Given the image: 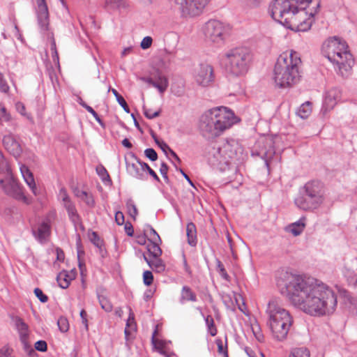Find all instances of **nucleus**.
<instances>
[{
  "mask_svg": "<svg viewBox=\"0 0 357 357\" xmlns=\"http://www.w3.org/2000/svg\"><path fill=\"white\" fill-rule=\"evenodd\" d=\"M155 84L154 87L162 94L169 86L168 78L162 74V73L157 69L154 73Z\"/></svg>",
  "mask_w": 357,
  "mask_h": 357,
  "instance_id": "aec40b11",
  "label": "nucleus"
},
{
  "mask_svg": "<svg viewBox=\"0 0 357 357\" xmlns=\"http://www.w3.org/2000/svg\"><path fill=\"white\" fill-rule=\"evenodd\" d=\"M129 5L126 0H105L104 8L109 13L121 11L128 8Z\"/></svg>",
  "mask_w": 357,
  "mask_h": 357,
  "instance_id": "6ab92c4d",
  "label": "nucleus"
},
{
  "mask_svg": "<svg viewBox=\"0 0 357 357\" xmlns=\"http://www.w3.org/2000/svg\"><path fill=\"white\" fill-rule=\"evenodd\" d=\"M0 118L3 119L5 122H9L12 119L10 114L8 112L3 103H0Z\"/></svg>",
  "mask_w": 357,
  "mask_h": 357,
  "instance_id": "a19ab883",
  "label": "nucleus"
},
{
  "mask_svg": "<svg viewBox=\"0 0 357 357\" xmlns=\"http://www.w3.org/2000/svg\"><path fill=\"white\" fill-rule=\"evenodd\" d=\"M208 158L210 164L218 166L222 164L228 165L230 160H239L243 154V148L235 139H227L216 147Z\"/></svg>",
  "mask_w": 357,
  "mask_h": 357,
  "instance_id": "1a4fd4ad",
  "label": "nucleus"
},
{
  "mask_svg": "<svg viewBox=\"0 0 357 357\" xmlns=\"http://www.w3.org/2000/svg\"><path fill=\"white\" fill-rule=\"evenodd\" d=\"M252 59L250 50L238 47L228 50L225 54V63L228 73L236 77L245 75Z\"/></svg>",
  "mask_w": 357,
  "mask_h": 357,
  "instance_id": "6e6552de",
  "label": "nucleus"
},
{
  "mask_svg": "<svg viewBox=\"0 0 357 357\" xmlns=\"http://www.w3.org/2000/svg\"><path fill=\"white\" fill-rule=\"evenodd\" d=\"M231 28L229 25L216 20H211L202 27L206 40L222 45L230 34Z\"/></svg>",
  "mask_w": 357,
  "mask_h": 357,
  "instance_id": "9d476101",
  "label": "nucleus"
},
{
  "mask_svg": "<svg viewBox=\"0 0 357 357\" xmlns=\"http://www.w3.org/2000/svg\"><path fill=\"white\" fill-rule=\"evenodd\" d=\"M151 342L153 347V349L161 354L165 356H168V353L167 351V347L168 343L163 340L160 338V336H151Z\"/></svg>",
  "mask_w": 357,
  "mask_h": 357,
  "instance_id": "b1692460",
  "label": "nucleus"
},
{
  "mask_svg": "<svg viewBox=\"0 0 357 357\" xmlns=\"http://www.w3.org/2000/svg\"><path fill=\"white\" fill-rule=\"evenodd\" d=\"M75 278V272L71 271L70 273H68L67 271H62L57 275L56 280L61 288L66 289L69 287L70 281Z\"/></svg>",
  "mask_w": 357,
  "mask_h": 357,
  "instance_id": "4be33fe9",
  "label": "nucleus"
},
{
  "mask_svg": "<svg viewBox=\"0 0 357 357\" xmlns=\"http://www.w3.org/2000/svg\"><path fill=\"white\" fill-rule=\"evenodd\" d=\"M115 221L117 225H122L124 223V215L122 212L117 211L115 213Z\"/></svg>",
  "mask_w": 357,
  "mask_h": 357,
  "instance_id": "680f3d73",
  "label": "nucleus"
},
{
  "mask_svg": "<svg viewBox=\"0 0 357 357\" xmlns=\"http://www.w3.org/2000/svg\"><path fill=\"white\" fill-rule=\"evenodd\" d=\"M129 311L128 318L127 319L126 328H125L124 333L125 335H130V332L128 330H133L135 328V314L132 312L130 307H128Z\"/></svg>",
  "mask_w": 357,
  "mask_h": 357,
  "instance_id": "2f4dec72",
  "label": "nucleus"
},
{
  "mask_svg": "<svg viewBox=\"0 0 357 357\" xmlns=\"http://www.w3.org/2000/svg\"><path fill=\"white\" fill-rule=\"evenodd\" d=\"M96 172L104 183H105V184H111L112 183V180L110 178V176L104 166H102V165L97 166Z\"/></svg>",
  "mask_w": 357,
  "mask_h": 357,
  "instance_id": "7c9ffc66",
  "label": "nucleus"
},
{
  "mask_svg": "<svg viewBox=\"0 0 357 357\" xmlns=\"http://www.w3.org/2000/svg\"><path fill=\"white\" fill-rule=\"evenodd\" d=\"M67 213L70 220L73 222L75 227L78 225L82 224L81 217L78 214L76 207H74L72 209L67 211Z\"/></svg>",
  "mask_w": 357,
  "mask_h": 357,
  "instance_id": "473e14b6",
  "label": "nucleus"
},
{
  "mask_svg": "<svg viewBox=\"0 0 357 357\" xmlns=\"http://www.w3.org/2000/svg\"><path fill=\"white\" fill-rule=\"evenodd\" d=\"M250 329L253 335H258L261 331L260 326L256 321H254L253 323H251Z\"/></svg>",
  "mask_w": 357,
  "mask_h": 357,
  "instance_id": "0e129e2a",
  "label": "nucleus"
},
{
  "mask_svg": "<svg viewBox=\"0 0 357 357\" xmlns=\"http://www.w3.org/2000/svg\"><path fill=\"white\" fill-rule=\"evenodd\" d=\"M3 145L4 148L13 155L15 158L20 156L22 149L20 143L17 141L15 136L12 134H8L3 137Z\"/></svg>",
  "mask_w": 357,
  "mask_h": 357,
  "instance_id": "f3484780",
  "label": "nucleus"
},
{
  "mask_svg": "<svg viewBox=\"0 0 357 357\" xmlns=\"http://www.w3.org/2000/svg\"><path fill=\"white\" fill-rule=\"evenodd\" d=\"M267 143H268L270 149L268 151H261L260 154L261 155V158H263L265 160V162L268 165V161L272 158L273 154L275 153V151L273 148L271 146V142L268 141L267 142Z\"/></svg>",
  "mask_w": 357,
  "mask_h": 357,
  "instance_id": "ea45409f",
  "label": "nucleus"
},
{
  "mask_svg": "<svg viewBox=\"0 0 357 357\" xmlns=\"http://www.w3.org/2000/svg\"><path fill=\"white\" fill-rule=\"evenodd\" d=\"M57 325L61 333H66L69 328V324L67 319L64 317H60L58 319Z\"/></svg>",
  "mask_w": 357,
  "mask_h": 357,
  "instance_id": "58836bf2",
  "label": "nucleus"
},
{
  "mask_svg": "<svg viewBox=\"0 0 357 357\" xmlns=\"http://www.w3.org/2000/svg\"><path fill=\"white\" fill-rule=\"evenodd\" d=\"M266 314L268 326L276 335H287L292 333L293 319L276 298L270 300L267 304Z\"/></svg>",
  "mask_w": 357,
  "mask_h": 357,
  "instance_id": "423d86ee",
  "label": "nucleus"
},
{
  "mask_svg": "<svg viewBox=\"0 0 357 357\" xmlns=\"http://www.w3.org/2000/svg\"><path fill=\"white\" fill-rule=\"evenodd\" d=\"M305 217H301L298 221L288 225L286 229L294 236H297L304 231L305 227Z\"/></svg>",
  "mask_w": 357,
  "mask_h": 357,
  "instance_id": "5701e85b",
  "label": "nucleus"
},
{
  "mask_svg": "<svg viewBox=\"0 0 357 357\" xmlns=\"http://www.w3.org/2000/svg\"><path fill=\"white\" fill-rule=\"evenodd\" d=\"M144 155L151 161H155L158 159L156 151L152 148H148L144 151Z\"/></svg>",
  "mask_w": 357,
  "mask_h": 357,
  "instance_id": "3c124183",
  "label": "nucleus"
},
{
  "mask_svg": "<svg viewBox=\"0 0 357 357\" xmlns=\"http://www.w3.org/2000/svg\"><path fill=\"white\" fill-rule=\"evenodd\" d=\"M322 52L334 65L338 74L342 77L349 75L354 60L344 40L335 36L328 39L323 45Z\"/></svg>",
  "mask_w": 357,
  "mask_h": 357,
  "instance_id": "39448f33",
  "label": "nucleus"
},
{
  "mask_svg": "<svg viewBox=\"0 0 357 357\" xmlns=\"http://www.w3.org/2000/svg\"><path fill=\"white\" fill-rule=\"evenodd\" d=\"M51 220L46 217L38 225L36 229H33L32 233L35 238L41 243L46 241L51 234Z\"/></svg>",
  "mask_w": 357,
  "mask_h": 357,
  "instance_id": "dca6fc26",
  "label": "nucleus"
},
{
  "mask_svg": "<svg viewBox=\"0 0 357 357\" xmlns=\"http://www.w3.org/2000/svg\"><path fill=\"white\" fill-rule=\"evenodd\" d=\"M156 144L165 153H167V151H169L171 149L168 144L162 140H160L159 142L156 141Z\"/></svg>",
  "mask_w": 357,
  "mask_h": 357,
  "instance_id": "e2e57ef3",
  "label": "nucleus"
},
{
  "mask_svg": "<svg viewBox=\"0 0 357 357\" xmlns=\"http://www.w3.org/2000/svg\"><path fill=\"white\" fill-rule=\"evenodd\" d=\"M186 235L188 243L192 247L196 246L197 243V229L195 225L190 222L186 225Z\"/></svg>",
  "mask_w": 357,
  "mask_h": 357,
  "instance_id": "393cba45",
  "label": "nucleus"
},
{
  "mask_svg": "<svg viewBox=\"0 0 357 357\" xmlns=\"http://www.w3.org/2000/svg\"><path fill=\"white\" fill-rule=\"evenodd\" d=\"M247 6L250 7H257L261 3V0H244Z\"/></svg>",
  "mask_w": 357,
  "mask_h": 357,
  "instance_id": "774afa93",
  "label": "nucleus"
},
{
  "mask_svg": "<svg viewBox=\"0 0 357 357\" xmlns=\"http://www.w3.org/2000/svg\"><path fill=\"white\" fill-rule=\"evenodd\" d=\"M312 0H274L270 7L271 17L284 26L297 31H307L312 24V17L317 13H310V17L303 21L298 20L296 13L306 14L304 11Z\"/></svg>",
  "mask_w": 357,
  "mask_h": 357,
  "instance_id": "f03ea898",
  "label": "nucleus"
},
{
  "mask_svg": "<svg viewBox=\"0 0 357 357\" xmlns=\"http://www.w3.org/2000/svg\"><path fill=\"white\" fill-rule=\"evenodd\" d=\"M194 78L195 82L200 86H211L215 80L213 68L208 63L199 64L195 70Z\"/></svg>",
  "mask_w": 357,
  "mask_h": 357,
  "instance_id": "9b49d317",
  "label": "nucleus"
},
{
  "mask_svg": "<svg viewBox=\"0 0 357 357\" xmlns=\"http://www.w3.org/2000/svg\"><path fill=\"white\" fill-rule=\"evenodd\" d=\"M8 170V165L6 160L2 152L0 151V172Z\"/></svg>",
  "mask_w": 357,
  "mask_h": 357,
  "instance_id": "5fc2aeb1",
  "label": "nucleus"
},
{
  "mask_svg": "<svg viewBox=\"0 0 357 357\" xmlns=\"http://www.w3.org/2000/svg\"><path fill=\"white\" fill-rule=\"evenodd\" d=\"M34 294L41 303H46L48 301L47 296L43 294L40 288H36L34 289Z\"/></svg>",
  "mask_w": 357,
  "mask_h": 357,
  "instance_id": "603ef678",
  "label": "nucleus"
},
{
  "mask_svg": "<svg viewBox=\"0 0 357 357\" xmlns=\"http://www.w3.org/2000/svg\"><path fill=\"white\" fill-rule=\"evenodd\" d=\"M206 325L207 326L208 332L209 335H216L217 328L215 326L214 320L211 315H208L205 318Z\"/></svg>",
  "mask_w": 357,
  "mask_h": 357,
  "instance_id": "4c0bfd02",
  "label": "nucleus"
},
{
  "mask_svg": "<svg viewBox=\"0 0 357 357\" xmlns=\"http://www.w3.org/2000/svg\"><path fill=\"white\" fill-rule=\"evenodd\" d=\"M59 197L62 201V203L70 199L65 188H61L59 190Z\"/></svg>",
  "mask_w": 357,
  "mask_h": 357,
  "instance_id": "13d9d810",
  "label": "nucleus"
},
{
  "mask_svg": "<svg viewBox=\"0 0 357 357\" xmlns=\"http://www.w3.org/2000/svg\"><path fill=\"white\" fill-rule=\"evenodd\" d=\"M112 91L113 94L114 95V96L116 97V101L118 102V103L123 107V109H124V111L126 112L129 113L130 108H129L126 101L123 98V97L121 96L118 93V91L114 89H112Z\"/></svg>",
  "mask_w": 357,
  "mask_h": 357,
  "instance_id": "e433bc0d",
  "label": "nucleus"
},
{
  "mask_svg": "<svg viewBox=\"0 0 357 357\" xmlns=\"http://www.w3.org/2000/svg\"><path fill=\"white\" fill-rule=\"evenodd\" d=\"M143 111L144 116L149 119H153L158 117L160 114V110L153 112L151 109H148L146 107H143Z\"/></svg>",
  "mask_w": 357,
  "mask_h": 357,
  "instance_id": "49530a36",
  "label": "nucleus"
},
{
  "mask_svg": "<svg viewBox=\"0 0 357 357\" xmlns=\"http://www.w3.org/2000/svg\"><path fill=\"white\" fill-rule=\"evenodd\" d=\"M278 285L282 287L281 293L294 307L311 316L330 315L337 308L335 292L313 278L286 273L282 280L278 281Z\"/></svg>",
  "mask_w": 357,
  "mask_h": 357,
  "instance_id": "f257e3e1",
  "label": "nucleus"
},
{
  "mask_svg": "<svg viewBox=\"0 0 357 357\" xmlns=\"http://www.w3.org/2000/svg\"><path fill=\"white\" fill-rule=\"evenodd\" d=\"M301 63L298 52L291 50L282 53L274 68L275 84L280 88H286L297 84L301 78Z\"/></svg>",
  "mask_w": 357,
  "mask_h": 357,
  "instance_id": "20e7f679",
  "label": "nucleus"
},
{
  "mask_svg": "<svg viewBox=\"0 0 357 357\" xmlns=\"http://www.w3.org/2000/svg\"><path fill=\"white\" fill-rule=\"evenodd\" d=\"M15 107H16V109L17 111L22 116H27V114L26 112V107H25V105L21 102H17L15 105Z\"/></svg>",
  "mask_w": 357,
  "mask_h": 357,
  "instance_id": "052dcab7",
  "label": "nucleus"
},
{
  "mask_svg": "<svg viewBox=\"0 0 357 357\" xmlns=\"http://www.w3.org/2000/svg\"><path fill=\"white\" fill-rule=\"evenodd\" d=\"M149 235H150V239H149V241L161 242L160 236L156 232V231L151 227H150Z\"/></svg>",
  "mask_w": 357,
  "mask_h": 357,
  "instance_id": "4d7b16f0",
  "label": "nucleus"
},
{
  "mask_svg": "<svg viewBox=\"0 0 357 357\" xmlns=\"http://www.w3.org/2000/svg\"><path fill=\"white\" fill-rule=\"evenodd\" d=\"M143 281L144 284L149 286L153 283V276L150 271H145L143 273Z\"/></svg>",
  "mask_w": 357,
  "mask_h": 357,
  "instance_id": "8fccbe9b",
  "label": "nucleus"
},
{
  "mask_svg": "<svg viewBox=\"0 0 357 357\" xmlns=\"http://www.w3.org/2000/svg\"><path fill=\"white\" fill-rule=\"evenodd\" d=\"M124 229H125V231H126V232L128 236H133L134 229H133V227H132V224L130 222H127L125 224Z\"/></svg>",
  "mask_w": 357,
  "mask_h": 357,
  "instance_id": "69168bd1",
  "label": "nucleus"
},
{
  "mask_svg": "<svg viewBox=\"0 0 357 357\" xmlns=\"http://www.w3.org/2000/svg\"><path fill=\"white\" fill-rule=\"evenodd\" d=\"M312 108L310 102L302 104L297 111V114L301 119H307L311 114Z\"/></svg>",
  "mask_w": 357,
  "mask_h": 357,
  "instance_id": "c756f323",
  "label": "nucleus"
},
{
  "mask_svg": "<svg viewBox=\"0 0 357 357\" xmlns=\"http://www.w3.org/2000/svg\"><path fill=\"white\" fill-rule=\"evenodd\" d=\"M182 257L184 270L189 275H190L192 274V271L190 269V267L188 264L185 254H183Z\"/></svg>",
  "mask_w": 357,
  "mask_h": 357,
  "instance_id": "338daca9",
  "label": "nucleus"
},
{
  "mask_svg": "<svg viewBox=\"0 0 357 357\" xmlns=\"http://www.w3.org/2000/svg\"><path fill=\"white\" fill-rule=\"evenodd\" d=\"M324 201V188L321 182L312 180L307 182L300 190V195L295 199V204L303 211L318 208Z\"/></svg>",
  "mask_w": 357,
  "mask_h": 357,
  "instance_id": "0eeeda50",
  "label": "nucleus"
},
{
  "mask_svg": "<svg viewBox=\"0 0 357 357\" xmlns=\"http://www.w3.org/2000/svg\"><path fill=\"white\" fill-rule=\"evenodd\" d=\"M160 241H150L146 244V249L150 255L153 257H159L162 255V250L160 247Z\"/></svg>",
  "mask_w": 357,
  "mask_h": 357,
  "instance_id": "bb28decb",
  "label": "nucleus"
},
{
  "mask_svg": "<svg viewBox=\"0 0 357 357\" xmlns=\"http://www.w3.org/2000/svg\"><path fill=\"white\" fill-rule=\"evenodd\" d=\"M340 98L338 92L336 89L330 90L326 96L325 102L329 105V102L332 100H337Z\"/></svg>",
  "mask_w": 357,
  "mask_h": 357,
  "instance_id": "37998d69",
  "label": "nucleus"
},
{
  "mask_svg": "<svg viewBox=\"0 0 357 357\" xmlns=\"http://www.w3.org/2000/svg\"><path fill=\"white\" fill-rule=\"evenodd\" d=\"M210 0H182L181 8L184 15L196 17L204 10Z\"/></svg>",
  "mask_w": 357,
  "mask_h": 357,
  "instance_id": "f8f14e48",
  "label": "nucleus"
},
{
  "mask_svg": "<svg viewBox=\"0 0 357 357\" xmlns=\"http://www.w3.org/2000/svg\"><path fill=\"white\" fill-rule=\"evenodd\" d=\"M197 297L195 292L188 286H183L179 298V303L181 305L187 302H196Z\"/></svg>",
  "mask_w": 357,
  "mask_h": 357,
  "instance_id": "412c9836",
  "label": "nucleus"
},
{
  "mask_svg": "<svg viewBox=\"0 0 357 357\" xmlns=\"http://www.w3.org/2000/svg\"><path fill=\"white\" fill-rule=\"evenodd\" d=\"M342 273L346 279L348 286L356 288L357 287V274L354 271L344 267Z\"/></svg>",
  "mask_w": 357,
  "mask_h": 357,
  "instance_id": "a878e982",
  "label": "nucleus"
},
{
  "mask_svg": "<svg viewBox=\"0 0 357 357\" xmlns=\"http://www.w3.org/2000/svg\"><path fill=\"white\" fill-rule=\"evenodd\" d=\"M238 121L231 109L226 107H217L206 111L200 116L199 128L205 138L213 139L220 136Z\"/></svg>",
  "mask_w": 357,
  "mask_h": 357,
  "instance_id": "7ed1b4c3",
  "label": "nucleus"
},
{
  "mask_svg": "<svg viewBox=\"0 0 357 357\" xmlns=\"http://www.w3.org/2000/svg\"><path fill=\"white\" fill-rule=\"evenodd\" d=\"M36 10L38 24L41 31H47L49 29V11L45 0H36Z\"/></svg>",
  "mask_w": 357,
  "mask_h": 357,
  "instance_id": "2eb2a0df",
  "label": "nucleus"
},
{
  "mask_svg": "<svg viewBox=\"0 0 357 357\" xmlns=\"http://www.w3.org/2000/svg\"><path fill=\"white\" fill-rule=\"evenodd\" d=\"M126 206L129 213V215L135 219V217L137 215V208L132 200H129L126 203Z\"/></svg>",
  "mask_w": 357,
  "mask_h": 357,
  "instance_id": "79ce46f5",
  "label": "nucleus"
},
{
  "mask_svg": "<svg viewBox=\"0 0 357 357\" xmlns=\"http://www.w3.org/2000/svg\"><path fill=\"white\" fill-rule=\"evenodd\" d=\"M90 241L96 247L100 248L102 245V241L99 237L98 234L96 231H93L89 236Z\"/></svg>",
  "mask_w": 357,
  "mask_h": 357,
  "instance_id": "c03bdc74",
  "label": "nucleus"
},
{
  "mask_svg": "<svg viewBox=\"0 0 357 357\" xmlns=\"http://www.w3.org/2000/svg\"><path fill=\"white\" fill-rule=\"evenodd\" d=\"M98 298L102 309H103L105 312H111L112 310V304L107 297L98 294Z\"/></svg>",
  "mask_w": 357,
  "mask_h": 357,
  "instance_id": "f704fd0d",
  "label": "nucleus"
},
{
  "mask_svg": "<svg viewBox=\"0 0 357 357\" xmlns=\"http://www.w3.org/2000/svg\"><path fill=\"white\" fill-rule=\"evenodd\" d=\"M216 264H217V271L219 272L220 275L224 279L229 280V276L227 274L222 263L219 259H217Z\"/></svg>",
  "mask_w": 357,
  "mask_h": 357,
  "instance_id": "a18cd8bd",
  "label": "nucleus"
},
{
  "mask_svg": "<svg viewBox=\"0 0 357 357\" xmlns=\"http://www.w3.org/2000/svg\"><path fill=\"white\" fill-rule=\"evenodd\" d=\"M152 42H153V39L151 37L146 36L142 39V40L140 43V47L143 50H146L151 47Z\"/></svg>",
  "mask_w": 357,
  "mask_h": 357,
  "instance_id": "864d4df0",
  "label": "nucleus"
},
{
  "mask_svg": "<svg viewBox=\"0 0 357 357\" xmlns=\"http://www.w3.org/2000/svg\"><path fill=\"white\" fill-rule=\"evenodd\" d=\"M152 261L149 263V267L157 273H162L165 270V264L160 257H153Z\"/></svg>",
  "mask_w": 357,
  "mask_h": 357,
  "instance_id": "c85d7f7f",
  "label": "nucleus"
},
{
  "mask_svg": "<svg viewBox=\"0 0 357 357\" xmlns=\"http://www.w3.org/2000/svg\"><path fill=\"white\" fill-rule=\"evenodd\" d=\"M10 87L2 73H0V91L4 93L9 92Z\"/></svg>",
  "mask_w": 357,
  "mask_h": 357,
  "instance_id": "de8ad7c7",
  "label": "nucleus"
},
{
  "mask_svg": "<svg viewBox=\"0 0 357 357\" xmlns=\"http://www.w3.org/2000/svg\"><path fill=\"white\" fill-rule=\"evenodd\" d=\"M310 351L307 348L301 347L294 349L289 357H310Z\"/></svg>",
  "mask_w": 357,
  "mask_h": 357,
  "instance_id": "c9c22d12",
  "label": "nucleus"
},
{
  "mask_svg": "<svg viewBox=\"0 0 357 357\" xmlns=\"http://www.w3.org/2000/svg\"><path fill=\"white\" fill-rule=\"evenodd\" d=\"M20 172L22 174V176L27 184V185L30 188L31 190L32 191L33 194L34 195H38V190L36 188V185L35 183V180L33 178V173L30 171L29 167L26 166L25 165H20Z\"/></svg>",
  "mask_w": 357,
  "mask_h": 357,
  "instance_id": "a211bd4d",
  "label": "nucleus"
},
{
  "mask_svg": "<svg viewBox=\"0 0 357 357\" xmlns=\"http://www.w3.org/2000/svg\"><path fill=\"white\" fill-rule=\"evenodd\" d=\"M126 166L127 172L132 177L144 180L145 174L143 173V169L140 167V160L131 153L128 156L125 157Z\"/></svg>",
  "mask_w": 357,
  "mask_h": 357,
  "instance_id": "4468645a",
  "label": "nucleus"
},
{
  "mask_svg": "<svg viewBox=\"0 0 357 357\" xmlns=\"http://www.w3.org/2000/svg\"><path fill=\"white\" fill-rule=\"evenodd\" d=\"M35 349L40 351H45L47 350V343L44 340H38L35 343Z\"/></svg>",
  "mask_w": 357,
  "mask_h": 357,
  "instance_id": "bf43d9fd",
  "label": "nucleus"
},
{
  "mask_svg": "<svg viewBox=\"0 0 357 357\" xmlns=\"http://www.w3.org/2000/svg\"><path fill=\"white\" fill-rule=\"evenodd\" d=\"M0 184L6 195L17 200L28 203V199L24 194L23 187L17 181L10 179L6 183H4L3 180L1 179Z\"/></svg>",
  "mask_w": 357,
  "mask_h": 357,
  "instance_id": "ddd939ff",
  "label": "nucleus"
},
{
  "mask_svg": "<svg viewBox=\"0 0 357 357\" xmlns=\"http://www.w3.org/2000/svg\"><path fill=\"white\" fill-rule=\"evenodd\" d=\"M82 199L89 207L93 208L95 206L96 203L93 197L88 192L86 193V195L84 197V199Z\"/></svg>",
  "mask_w": 357,
  "mask_h": 357,
  "instance_id": "6e6d98bb",
  "label": "nucleus"
},
{
  "mask_svg": "<svg viewBox=\"0 0 357 357\" xmlns=\"http://www.w3.org/2000/svg\"><path fill=\"white\" fill-rule=\"evenodd\" d=\"M215 344L218 347V351L220 354H222L223 357H229L228 351H227V336H225V342L222 341V339H217L215 340Z\"/></svg>",
  "mask_w": 357,
  "mask_h": 357,
  "instance_id": "72a5a7b5",
  "label": "nucleus"
},
{
  "mask_svg": "<svg viewBox=\"0 0 357 357\" xmlns=\"http://www.w3.org/2000/svg\"><path fill=\"white\" fill-rule=\"evenodd\" d=\"M0 357H15L13 349L8 346H4L0 349Z\"/></svg>",
  "mask_w": 357,
  "mask_h": 357,
  "instance_id": "09e8293b",
  "label": "nucleus"
},
{
  "mask_svg": "<svg viewBox=\"0 0 357 357\" xmlns=\"http://www.w3.org/2000/svg\"><path fill=\"white\" fill-rule=\"evenodd\" d=\"M12 321L20 335H27L28 326L22 318L18 316H14L12 317Z\"/></svg>",
  "mask_w": 357,
  "mask_h": 357,
  "instance_id": "cd10ccee",
  "label": "nucleus"
}]
</instances>
